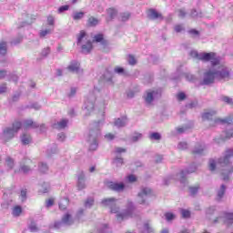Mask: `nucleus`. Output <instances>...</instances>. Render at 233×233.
Here are the masks:
<instances>
[{
  "label": "nucleus",
  "mask_w": 233,
  "mask_h": 233,
  "mask_svg": "<svg viewBox=\"0 0 233 233\" xmlns=\"http://www.w3.org/2000/svg\"><path fill=\"white\" fill-rule=\"evenodd\" d=\"M102 207H107L110 208L111 214H116V219L118 223L121 221H125V219H128V218H132V212H134V203L127 202V209L119 212V207H117V199L116 198H104L101 201Z\"/></svg>",
  "instance_id": "nucleus-1"
},
{
  "label": "nucleus",
  "mask_w": 233,
  "mask_h": 233,
  "mask_svg": "<svg viewBox=\"0 0 233 233\" xmlns=\"http://www.w3.org/2000/svg\"><path fill=\"white\" fill-rule=\"evenodd\" d=\"M105 125V112L102 113V119L93 123L86 137V143L89 150H97L99 147V137L101 136V127Z\"/></svg>",
  "instance_id": "nucleus-2"
},
{
  "label": "nucleus",
  "mask_w": 233,
  "mask_h": 233,
  "mask_svg": "<svg viewBox=\"0 0 233 233\" xmlns=\"http://www.w3.org/2000/svg\"><path fill=\"white\" fill-rule=\"evenodd\" d=\"M214 116H216V111L211 110L205 112L202 115L203 121H208L209 127H216L218 125L227 124V131H226V139H230V137H233V125H232V119L230 118H225V119H219L216 118Z\"/></svg>",
  "instance_id": "nucleus-3"
},
{
  "label": "nucleus",
  "mask_w": 233,
  "mask_h": 233,
  "mask_svg": "<svg viewBox=\"0 0 233 233\" xmlns=\"http://www.w3.org/2000/svg\"><path fill=\"white\" fill-rule=\"evenodd\" d=\"M231 157H233V149L228 148L225 151L224 157L218 159V164L221 165V167H226L221 173L223 181H228V177H230V172L232 171L228 165L230 164Z\"/></svg>",
  "instance_id": "nucleus-4"
},
{
  "label": "nucleus",
  "mask_w": 233,
  "mask_h": 233,
  "mask_svg": "<svg viewBox=\"0 0 233 233\" xmlns=\"http://www.w3.org/2000/svg\"><path fill=\"white\" fill-rule=\"evenodd\" d=\"M21 127H23V123L20 121H15L12 127L4 128L0 135L1 141H3V143H8V141L14 139V137H15V134L21 130Z\"/></svg>",
  "instance_id": "nucleus-5"
},
{
  "label": "nucleus",
  "mask_w": 233,
  "mask_h": 233,
  "mask_svg": "<svg viewBox=\"0 0 233 233\" xmlns=\"http://www.w3.org/2000/svg\"><path fill=\"white\" fill-rule=\"evenodd\" d=\"M97 94H102L101 96L103 97V90L98 86H95L93 92L87 95L84 106L86 116H90V114L94 112V108H96V100L97 99L96 96H97Z\"/></svg>",
  "instance_id": "nucleus-6"
},
{
  "label": "nucleus",
  "mask_w": 233,
  "mask_h": 233,
  "mask_svg": "<svg viewBox=\"0 0 233 233\" xmlns=\"http://www.w3.org/2000/svg\"><path fill=\"white\" fill-rule=\"evenodd\" d=\"M191 57L194 59H198V61H204L205 63H211V66H215V65H219V56L214 52L210 53H198V51H191L189 53Z\"/></svg>",
  "instance_id": "nucleus-7"
},
{
  "label": "nucleus",
  "mask_w": 233,
  "mask_h": 233,
  "mask_svg": "<svg viewBox=\"0 0 233 233\" xmlns=\"http://www.w3.org/2000/svg\"><path fill=\"white\" fill-rule=\"evenodd\" d=\"M212 66L215 70L217 79L219 81H221V79L224 81H228V79L232 77V69L224 64H221V57H219V63Z\"/></svg>",
  "instance_id": "nucleus-8"
},
{
  "label": "nucleus",
  "mask_w": 233,
  "mask_h": 233,
  "mask_svg": "<svg viewBox=\"0 0 233 233\" xmlns=\"http://www.w3.org/2000/svg\"><path fill=\"white\" fill-rule=\"evenodd\" d=\"M77 45L82 48V54H90L92 52V41L85 31H81L77 35Z\"/></svg>",
  "instance_id": "nucleus-9"
},
{
  "label": "nucleus",
  "mask_w": 233,
  "mask_h": 233,
  "mask_svg": "<svg viewBox=\"0 0 233 233\" xmlns=\"http://www.w3.org/2000/svg\"><path fill=\"white\" fill-rule=\"evenodd\" d=\"M225 223L228 227H230V225H233V213L232 212H221L219 213V216L215 217V219H213V223Z\"/></svg>",
  "instance_id": "nucleus-10"
},
{
  "label": "nucleus",
  "mask_w": 233,
  "mask_h": 233,
  "mask_svg": "<svg viewBox=\"0 0 233 233\" xmlns=\"http://www.w3.org/2000/svg\"><path fill=\"white\" fill-rule=\"evenodd\" d=\"M152 196V189L149 187H141L137 194V201L139 205H147V200Z\"/></svg>",
  "instance_id": "nucleus-11"
},
{
  "label": "nucleus",
  "mask_w": 233,
  "mask_h": 233,
  "mask_svg": "<svg viewBox=\"0 0 233 233\" xmlns=\"http://www.w3.org/2000/svg\"><path fill=\"white\" fill-rule=\"evenodd\" d=\"M197 170V167L192 165L189 169L182 170L180 173L177 175V179H178L182 185V187H187L188 185V181L187 180V176L188 174H192Z\"/></svg>",
  "instance_id": "nucleus-12"
},
{
  "label": "nucleus",
  "mask_w": 233,
  "mask_h": 233,
  "mask_svg": "<svg viewBox=\"0 0 233 233\" xmlns=\"http://www.w3.org/2000/svg\"><path fill=\"white\" fill-rule=\"evenodd\" d=\"M218 79L214 66L204 73L202 85H212Z\"/></svg>",
  "instance_id": "nucleus-13"
},
{
  "label": "nucleus",
  "mask_w": 233,
  "mask_h": 233,
  "mask_svg": "<svg viewBox=\"0 0 233 233\" xmlns=\"http://www.w3.org/2000/svg\"><path fill=\"white\" fill-rule=\"evenodd\" d=\"M157 97H159V92L155 90H148L146 92V96H144L147 105H152Z\"/></svg>",
  "instance_id": "nucleus-14"
},
{
  "label": "nucleus",
  "mask_w": 233,
  "mask_h": 233,
  "mask_svg": "<svg viewBox=\"0 0 233 233\" xmlns=\"http://www.w3.org/2000/svg\"><path fill=\"white\" fill-rule=\"evenodd\" d=\"M68 72H72L73 74H83V69H81V64L77 62V60H73L67 66Z\"/></svg>",
  "instance_id": "nucleus-15"
},
{
  "label": "nucleus",
  "mask_w": 233,
  "mask_h": 233,
  "mask_svg": "<svg viewBox=\"0 0 233 233\" xmlns=\"http://www.w3.org/2000/svg\"><path fill=\"white\" fill-rule=\"evenodd\" d=\"M219 214H221V212H219V209L216 207H209L206 209V218L209 219L211 223H214V219H216V218H212V216H219Z\"/></svg>",
  "instance_id": "nucleus-16"
},
{
  "label": "nucleus",
  "mask_w": 233,
  "mask_h": 233,
  "mask_svg": "<svg viewBox=\"0 0 233 233\" xmlns=\"http://www.w3.org/2000/svg\"><path fill=\"white\" fill-rule=\"evenodd\" d=\"M63 225H67L68 227H70V225H74V219H72V216H70V214H66L63 218H62V221L56 223L55 227H63Z\"/></svg>",
  "instance_id": "nucleus-17"
},
{
  "label": "nucleus",
  "mask_w": 233,
  "mask_h": 233,
  "mask_svg": "<svg viewBox=\"0 0 233 233\" xmlns=\"http://www.w3.org/2000/svg\"><path fill=\"white\" fill-rule=\"evenodd\" d=\"M107 187L110 190L115 192H123L125 190V184L117 182H108Z\"/></svg>",
  "instance_id": "nucleus-18"
},
{
  "label": "nucleus",
  "mask_w": 233,
  "mask_h": 233,
  "mask_svg": "<svg viewBox=\"0 0 233 233\" xmlns=\"http://www.w3.org/2000/svg\"><path fill=\"white\" fill-rule=\"evenodd\" d=\"M147 17L152 21H156V19L163 21V15H161V13L157 12L156 9H149L147 11Z\"/></svg>",
  "instance_id": "nucleus-19"
},
{
  "label": "nucleus",
  "mask_w": 233,
  "mask_h": 233,
  "mask_svg": "<svg viewBox=\"0 0 233 233\" xmlns=\"http://www.w3.org/2000/svg\"><path fill=\"white\" fill-rule=\"evenodd\" d=\"M77 188L78 190H84L86 188V183L85 182V172H80L77 176Z\"/></svg>",
  "instance_id": "nucleus-20"
},
{
  "label": "nucleus",
  "mask_w": 233,
  "mask_h": 233,
  "mask_svg": "<svg viewBox=\"0 0 233 233\" xmlns=\"http://www.w3.org/2000/svg\"><path fill=\"white\" fill-rule=\"evenodd\" d=\"M205 150H207V147L204 144H197L192 151V154L195 156H203Z\"/></svg>",
  "instance_id": "nucleus-21"
},
{
  "label": "nucleus",
  "mask_w": 233,
  "mask_h": 233,
  "mask_svg": "<svg viewBox=\"0 0 233 233\" xmlns=\"http://www.w3.org/2000/svg\"><path fill=\"white\" fill-rule=\"evenodd\" d=\"M67 126H68V119L64 118L53 124V128H56V130H63L66 128Z\"/></svg>",
  "instance_id": "nucleus-22"
},
{
  "label": "nucleus",
  "mask_w": 233,
  "mask_h": 233,
  "mask_svg": "<svg viewBox=\"0 0 233 233\" xmlns=\"http://www.w3.org/2000/svg\"><path fill=\"white\" fill-rule=\"evenodd\" d=\"M127 123H128V118H127V116H122L120 118L116 119L114 125L117 128H121L123 127H127Z\"/></svg>",
  "instance_id": "nucleus-23"
},
{
  "label": "nucleus",
  "mask_w": 233,
  "mask_h": 233,
  "mask_svg": "<svg viewBox=\"0 0 233 233\" xmlns=\"http://www.w3.org/2000/svg\"><path fill=\"white\" fill-rule=\"evenodd\" d=\"M23 127L25 128H39V124L37 122H34L32 119H26L24 120Z\"/></svg>",
  "instance_id": "nucleus-24"
},
{
  "label": "nucleus",
  "mask_w": 233,
  "mask_h": 233,
  "mask_svg": "<svg viewBox=\"0 0 233 233\" xmlns=\"http://www.w3.org/2000/svg\"><path fill=\"white\" fill-rule=\"evenodd\" d=\"M21 143L22 145H30V143H32V137L30 136V134L27 133H24L21 137Z\"/></svg>",
  "instance_id": "nucleus-25"
},
{
  "label": "nucleus",
  "mask_w": 233,
  "mask_h": 233,
  "mask_svg": "<svg viewBox=\"0 0 233 233\" xmlns=\"http://www.w3.org/2000/svg\"><path fill=\"white\" fill-rule=\"evenodd\" d=\"M8 52V44L5 41L0 42V56H6Z\"/></svg>",
  "instance_id": "nucleus-26"
},
{
  "label": "nucleus",
  "mask_w": 233,
  "mask_h": 233,
  "mask_svg": "<svg viewBox=\"0 0 233 233\" xmlns=\"http://www.w3.org/2000/svg\"><path fill=\"white\" fill-rule=\"evenodd\" d=\"M143 139V134L139 132H135L132 134L130 140L132 143H137V141H141Z\"/></svg>",
  "instance_id": "nucleus-27"
},
{
  "label": "nucleus",
  "mask_w": 233,
  "mask_h": 233,
  "mask_svg": "<svg viewBox=\"0 0 233 233\" xmlns=\"http://www.w3.org/2000/svg\"><path fill=\"white\" fill-rule=\"evenodd\" d=\"M5 167L6 168H8V170H12L14 167H15V161L14 160V158L7 157L5 158Z\"/></svg>",
  "instance_id": "nucleus-28"
},
{
  "label": "nucleus",
  "mask_w": 233,
  "mask_h": 233,
  "mask_svg": "<svg viewBox=\"0 0 233 233\" xmlns=\"http://www.w3.org/2000/svg\"><path fill=\"white\" fill-rule=\"evenodd\" d=\"M107 15L111 18L114 19L117 15V9L114 7H110L107 9Z\"/></svg>",
  "instance_id": "nucleus-29"
},
{
  "label": "nucleus",
  "mask_w": 233,
  "mask_h": 233,
  "mask_svg": "<svg viewBox=\"0 0 233 233\" xmlns=\"http://www.w3.org/2000/svg\"><path fill=\"white\" fill-rule=\"evenodd\" d=\"M177 148L178 150H187L188 149V143L187 141H180L178 142Z\"/></svg>",
  "instance_id": "nucleus-30"
},
{
  "label": "nucleus",
  "mask_w": 233,
  "mask_h": 233,
  "mask_svg": "<svg viewBox=\"0 0 233 233\" xmlns=\"http://www.w3.org/2000/svg\"><path fill=\"white\" fill-rule=\"evenodd\" d=\"M83 17H85V12H75L73 14V19L74 21H79L81 19H83Z\"/></svg>",
  "instance_id": "nucleus-31"
},
{
  "label": "nucleus",
  "mask_w": 233,
  "mask_h": 233,
  "mask_svg": "<svg viewBox=\"0 0 233 233\" xmlns=\"http://www.w3.org/2000/svg\"><path fill=\"white\" fill-rule=\"evenodd\" d=\"M66 207H68V198H64L59 202L60 210H66Z\"/></svg>",
  "instance_id": "nucleus-32"
},
{
  "label": "nucleus",
  "mask_w": 233,
  "mask_h": 233,
  "mask_svg": "<svg viewBox=\"0 0 233 233\" xmlns=\"http://www.w3.org/2000/svg\"><path fill=\"white\" fill-rule=\"evenodd\" d=\"M226 190H227V187H225V185H221L220 188L218 191V199L223 198V196H225Z\"/></svg>",
  "instance_id": "nucleus-33"
},
{
  "label": "nucleus",
  "mask_w": 233,
  "mask_h": 233,
  "mask_svg": "<svg viewBox=\"0 0 233 233\" xmlns=\"http://www.w3.org/2000/svg\"><path fill=\"white\" fill-rule=\"evenodd\" d=\"M144 233H154V228H152L150 223L144 224Z\"/></svg>",
  "instance_id": "nucleus-34"
},
{
  "label": "nucleus",
  "mask_w": 233,
  "mask_h": 233,
  "mask_svg": "<svg viewBox=\"0 0 233 233\" xmlns=\"http://www.w3.org/2000/svg\"><path fill=\"white\" fill-rule=\"evenodd\" d=\"M94 41H96V43H101L103 46L106 45V41L103 38V35H95Z\"/></svg>",
  "instance_id": "nucleus-35"
},
{
  "label": "nucleus",
  "mask_w": 233,
  "mask_h": 233,
  "mask_svg": "<svg viewBox=\"0 0 233 233\" xmlns=\"http://www.w3.org/2000/svg\"><path fill=\"white\" fill-rule=\"evenodd\" d=\"M21 212H23V208H21L20 206H15L13 208V216H15V218H18V216H21Z\"/></svg>",
  "instance_id": "nucleus-36"
},
{
  "label": "nucleus",
  "mask_w": 233,
  "mask_h": 233,
  "mask_svg": "<svg viewBox=\"0 0 233 233\" xmlns=\"http://www.w3.org/2000/svg\"><path fill=\"white\" fill-rule=\"evenodd\" d=\"M38 168L42 172V174H46V172H48V165H46L45 162L39 163Z\"/></svg>",
  "instance_id": "nucleus-37"
},
{
  "label": "nucleus",
  "mask_w": 233,
  "mask_h": 233,
  "mask_svg": "<svg viewBox=\"0 0 233 233\" xmlns=\"http://www.w3.org/2000/svg\"><path fill=\"white\" fill-rule=\"evenodd\" d=\"M87 23L89 25V26H96L99 24V20H97V18L91 16L88 18Z\"/></svg>",
  "instance_id": "nucleus-38"
},
{
  "label": "nucleus",
  "mask_w": 233,
  "mask_h": 233,
  "mask_svg": "<svg viewBox=\"0 0 233 233\" xmlns=\"http://www.w3.org/2000/svg\"><path fill=\"white\" fill-rule=\"evenodd\" d=\"M94 206V198L90 197L87 198L85 201V207L86 208H91Z\"/></svg>",
  "instance_id": "nucleus-39"
},
{
  "label": "nucleus",
  "mask_w": 233,
  "mask_h": 233,
  "mask_svg": "<svg viewBox=\"0 0 233 233\" xmlns=\"http://www.w3.org/2000/svg\"><path fill=\"white\" fill-rule=\"evenodd\" d=\"M198 190H199V186L198 185L189 187L190 196H196V194H198Z\"/></svg>",
  "instance_id": "nucleus-40"
},
{
  "label": "nucleus",
  "mask_w": 233,
  "mask_h": 233,
  "mask_svg": "<svg viewBox=\"0 0 233 233\" xmlns=\"http://www.w3.org/2000/svg\"><path fill=\"white\" fill-rule=\"evenodd\" d=\"M149 138L151 140L159 141L161 139V134H159L157 132L151 133L149 135Z\"/></svg>",
  "instance_id": "nucleus-41"
},
{
  "label": "nucleus",
  "mask_w": 233,
  "mask_h": 233,
  "mask_svg": "<svg viewBox=\"0 0 233 233\" xmlns=\"http://www.w3.org/2000/svg\"><path fill=\"white\" fill-rule=\"evenodd\" d=\"M53 32H54V27L42 30L40 32V37H46V35H48L52 34Z\"/></svg>",
  "instance_id": "nucleus-42"
},
{
  "label": "nucleus",
  "mask_w": 233,
  "mask_h": 233,
  "mask_svg": "<svg viewBox=\"0 0 233 233\" xmlns=\"http://www.w3.org/2000/svg\"><path fill=\"white\" fill-rule=\"evenodd\" d=\"M113 163L116 167H123V157H116Z\"/></svg>",
  "instance_id": "nucleus-43"
},
{
  "label": "nucleus",
  "mask_w": 233,
  "mask_h": 233,
  "mask_svg": "<svg viewBox=\"0 0 233 233\" xmlns=\"http://www.w3.org/2000/svg\"><path fill=\"white\" fill-rule=\"evenodd\" d=\"M30 171V167L28 166H22L19 170L15 169V173L17 174V172H23L24 174H28Z\"/></svg>",
  "instance_id": "nucleus-44"
},
{
  "label": "nucleus",
  "mask_w": 233,
  "mask_h": 233,
  "mask_svg": "<svg viewBox=\"0 0 233 233\" xmlns=\"http://www.w3.org/2000/svg\"><path fill=\"white\" fill-rule=\"evenodd\" d=\"M40 191H42L43 194H46L47 192H49L50 191V184L44 183L42 185Z\"/></svg>",
  "instance_id": "nucleus-45"
},
{
  "label": "nucleus",
  "mask_w": 233,
  "mask_h": 233,
  "mask_svg": "<svg viewBox=\"0 0 233 233\" xmlns=\"http://www.w3.org/2000/svg\"><path fill=\"white\" fill-rule=\"evenodd\" d=\"M208 168H209L210 172H214V170H216V160L209 159Z\"/></svg>",
  "instance_id": "nucleus-46"
},
{
  "label": "nucleus",
  "mask_w": 233,
  "mask_h": 233,
  "mask_svg": "<svg viewBox=\"0 0 233 233\" xmlns=\"http://www.w3.org/2000/svg\"><path fill=\"white\" fill-rule=\"evenodd\" d=\"M184 77H186L187 81H196V76L190 73H185Z\"/></svg>",
  "instance_id": "nucleus-47"
},
{
  "label": "nucleus",
  "mask_w": 233,
  "mask_h": 233,
  "mask_svg": "<svg viewBox=\"0 0 233 233\" xmlns=\"http://www.w3.org/2000/svg\"><path fill=\"white\" fill-rule=\"evenodd\" d=\"M115 74H118L119 76H125V69L120 66H116L114 69Z\"/></svg>",
  "instance_id": "nucleus-48"
},
{
  "label": "nucleus",
  "mask_w": 233,
  "mask_h": 233,
  "mask_svg": "<svg viewBox=\"0 0 233 233\" xmlns=\"http://www.w3.org/2000/svg\"><path fill=\"white\" fill-rule=\"evenodd\" d=\"M177 101H185L187 99V95L184 92L177 94Z\"/></svg>",
  "instance_id": "nucleus-49"
},
{
  "label": "nucleus",
  "mask_w": 233,
  "mask_h": 233,
  "mask_svg": "<svg viewBox=\"0 0 233 233\" xmlns=\"http://www.w3.org/2000/svg\"><path fill=\"white\" fill-rule=\"evenodd\" d=\"M165 218H166L167 221H172V220L176 219V215H174V213L168 212V213L165 214Z\"/></svg>",
  "instance_id": "nucleus-50"
},
{
  "label": "nucleus",
  "mask_w": 233,
  "mask_h": 233,
  "mask_svg": "<svg viewBox=\"0 0 233 233\" xmlns=\"http://www.w3.org/2000/svg\"><path fill=\"white\" fill-rule=\"evenodd\" d=\"M190 15H191V17H201L202 13L200 11L196 10V9H192Z\"/></svg>",
  "instance_id": "nucleus-51"
},
{
  "label": "nucleus",
  "mask_w": 233,
  "mask_h": 233,
  "mask_svg": "<svg viewBox=\"0 0 233 233\" xmlns=\"http://www.w3.org/2000/svg\"><path fill=\"white\" fill-rule=\"evenodd\" d=\"M127 62L131 66H134L137 63V61L136 60V57H134V56H132V55L128 56Z\"/></svg>",
  "instance_id": "nucleus-52"
},
{
  "label": "nucleus",
  "mask_w": 233,
  "mask_h": 233,
  "mask_svg": "<svg viewBox=\"0 0 233 233\" xmlns=\"http://www.w3.org/2000/svg\"><path fill=\"white\" fill-rule=\"evenodd\" d=\"M127 181H128V183H136L137 177H136V175H129L127 177Z\"/></svg>",
  "instance_id": "nucleus-53"
},
{
  "label": "nucleus",
  "mask_w": 233,
  "mask_h": 233,
  "mask_svg": "<svg viewBox=\"0 0 233 233\" xmlns=\"http://www.w3.org/2000/svg\"><path fill=\"white\" fill-rule=\"evenodd\" d=\"M121 21H128L130 19V14L129 13H122L120 15Z\"/></svg>",
  "instance_id": "nucleus-54"
},
{
  "label": "nucleus",
  "mask_w": 233,
  "mask_h": 233,
  "mask_svg": "<svg viewBox=\"0 0 233 233\" xmlns=\"http://www.w3.org/2000/svg\"><path fill=\"white\" fill-rule=\"evenodd\" d=\"M221 100L228 105H233V98H230L228 96H222Z\"/></svg>",
  "instance_id": "nucleus-55"
},
{
  "label": "nucleus",
  "mask_w": 233,
  "mask_h": 233,
  "mask_svg": "<svg viewBox=\"0 0 233 233\" xmlns=\"http://www.w3.org/2000/svg\"><path fill=\"white\" fill-rule=\"evenodd\" d=\"M29 230H30L31 232H37V230H39V229L37 228V225H35V222H32V223L29 225Z\"/></svg>",
  "instance_id": "nucleus-56"
},
{
  "label": "nucleus",
  "mask_w": 233,
  "mask_h": 233,
  "mask_svg": "<svg viewBox=\"0 0 233 233\" xmlns=\"http://www.w3.org/2000/svg\"><path fill=\"white\" fill-rule=\"evenodd\" d=\"M50 54V47H46L42 50L41 56L46 57Z\"/></svg>",
  "instance_id": "nucleus-57"
},
{
  "label": "nucleus",
  "mask_w": 233,
  "mask_h": 233,
  "mask_svg": "<svg viewBox=\"0 0 233 233\" xmlns=\"http://www.w3.org/2000/svg\"><path fill=\"white\" fill-rule=\"evenodd\" d=\"M66 139V135H65V133H59L57 135V141H60L61 143H63V141H65Z\"/></svg>",
  "instance_id": "nucleus-58"
},
{
  "label": "nucleus",
  "mask_w": 233,
  "mask_h": 233,
  "mask_svg": "<svg viewBox=\"0 0 233 233\" xmlns=\"http://www.w3.org/2000/svg\"><path fill=\"white\" fill-rule=\"evenodd\" d=\"M182 218H190V211L187 209H181Z\"/></svg>",
  "instance_id": "nucleus-59"
},
{
  "label": "nucleus",
  "mask_w": 233,
  "mask_h": 233,
  "mask_svg": "<svg viewBox=\"0 0 233 233\" xmlns=\"http://www.w3.org/2000/svg\"><path fill=\"white\" fill-rule=\"evenodd\" d=\"M20 199H21L22 202L26 201V190L25 189L21 190Z\"/></svg>",
  "instance_id": "nucleus-60"
},
{
  "label": "nucleus",
  "mask_w": 233,
  "mask_h": 233,
  "mask_svg": "<svg viewBox=\"0 0 233 233\" xmlns=\"http://www.w3.org/2000/svg\"><path fill=\"white\" fill-rule=\"evenodd\" d=\"M127 152V149L124 147H116L115 148V154H125Z\"/></svg>",
  "instance_id": "nucleus-61"
},
{
  "label": "nucleus",
  "mask_w": 233,
  "mask_h": 233,
  "mask_svg": "<svg viewBox=\"0 0 233 233\" xmlns=\"http://www.w3.org/2000/svg\"><path fill=\"white\" fill-rule=\"evenodd\" d=\"M53 205H54V198H49L46 200V208H50V207H53Z\"/></svg>",
  "instance_id": "nucleus-62"
},
{
  "label": "nucleus",
  "mask_w": 233,
  "mask_h": 233,
  "mask_svg": "<svg viewBox=\"0 0 233 233\" xmlns=\"http://www.w3.org/2000/svg\"><path fill=\"white\" fill-rule=\"evenodd\" d=\"M77 92V89H76V87H72L70 89V92L67 94L68 97H74V96H76Z\"/></svg>",
  "instance_id": "nucleus-63"
},
{
  "label": "nucleus",
  "mask_w": 233,
  "mask_h": 233,
  "mask_svg": "<svg viewBox=\"0 0 233 233\" xmlns=\"http://www.w3.org/2000/svg\"><path fill=\"white\" fill-rule=\"evenodd\" d=\"M116 137V136H114V134L112 133H107L105 135V139H106L107 141H112V139H114Z\"/></svg>",
  "instance_id": "nucleus-64"
}]
</instances>
